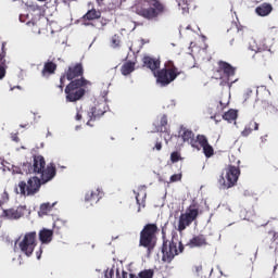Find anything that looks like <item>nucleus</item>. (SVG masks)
Masks as SVG:
<instances>
[{
	"instance_id": "1",
	"label": "nucleus",
	"mask_w": 278,
	"mask_h": 278,
	"mask_svg": "<svg viewBox=\"0 0 278 278\" xmlns=\"http://www.w3.org/2000/svg\"><path fill=\"white\" fill-rule=\"evenodd\" d=\"M142 62L143 66L153 73L156 84H160L162 88L169 86V84H173L181 75V71L175 66V62L173 61L165 62L164 68L162 70H160L162 61L157 58L143 56Z\"/></svg>"
},
{
	"instance_id": "2",
	"label": "nucleus",
	"mask_w": 278,
	"mask_h": 278,
	"mask_svg": "<svg viewBox=\"0 0 278 278\" xmlns=\"http://www.w3.org/2000/svg\"><path fill=\"white\" fill-rule=\"evenodd\" d=\"M132 10L146 21H160L161 16L168 14V7L160 0H139Z\"/></svg>"
},
{
	"instance_id": "3",
	"label": "nucleus",
	"mask_w": 278,
	"mask_h": 278,
	"mask_svg": "<svg viewBox=\"0 0 278 278\" xmlns=\"http://www.w3.org/2000/svg\"><path fill=\"white\" fill-rule=\"evenodd\" d=\"M22 170L28 173L29 175H40L42 184H48L51 181L55 175H58V169L54 163H49L45 161L42 155H34L33 164L27 162L22 165Z\"/></svg>"
},
{
	"instance_id": "4",
	"label": "nucleus",
	"mask_w": 278,
	"mask_h": 278,
	"mask_svg": "<svg viewBox=\"0 0 278 278\" xmlns=\"http://www.w3.org/2000/svg\"><path fill=\"white\" fill-rule=\"evenodd\" d=\"M157 233H160L157 224H146L140 231L139 247L146 249L148 255H151L157 247Z\"/></svg>"
},
{
	"instance_id": "5",
	"label": "nucleus",
	"mask_w": 278,
	"mask_h": 278,
	"mask_svg": "<svg viewBox=\"0 0 278 278\" xmlns=\"http://www.w3.org/2000/svg\"><path fill=\"white\" fill-rule=\"evenodd\" d=\"M88 80L84 77L70 81L65 87V101L67 103H77L81 101L86 94Z\"/></svg>"
},
{
	"instance_id": "6",
	"label": "nucleus",
	"mask_w": 278,
	"mask_h": 278,
	"mask_svg": "<svg viewBox=\"0 0 278 278\" xmlns=\"http://www.w3.org/2000/svg\"><path fill=\"white\" fill-rule=\"evenodd\" d=\"M238 179H240V167L228 165L218 179L219 188L222 190H229V188H233L238 184Z\"/></svg>"
},
{
	"instance_id": "7",
	"label": "nucleus",
	"mask_w": 278,
	"mask_h": 278,
	"mask_svg": "<svg viewBox=\"0 0 278 278\" xmlns=\"http://www.w3.org/2000/svg\"><path fill=\"white\" fill-rule=\"evenodd\" d=\"M42 184H45L42 182V177L33 176L27 181L21 180L17 188H15V192L22 197H34V194L40 191Z\"/></svg>"
},
{
	"instance_id": "8",
	"label": "nucleus",
	"mask_w": 278,
	"mask_h": 278,
	"mask_svg": "<svg viewBox=\"0 0 278 278\" xmlns=\"http://www.w3.org/2000/svg\"><path fill=\"white\" fill-rule=\"evenodd\" d=\"M179 253H184V244L181 242L177 243L173 239L168 240L163 236L162 260L167 264H170Z\"/></svg>"
},
{
	"instance_id": "9",
	"label": "nucleus",
	"mask_w": 278,
	"mask_h": 278,
	"mask_svg": "<svg viewBox=\"0 0 278 278\" xmlns=\"http://www.w3.org/2000/svg\"><path fill=\"white\" fill-rule=\"evenodd\" d=\"M195 218H199V205L193 203L186 210L185 213L180 214L177 231H179V233L186 231V229H188V227L194 223Z\"/></svg>"
},
{
	"instance_id": "10",
	"label": "nucleus",
	"mask_w": 278,
	"mask_h": 278,
	"mask_svg": "<svg viewBox=\"0 0 278 278\" xmlns=\"http://www.w3.org/2000/svg\"><path fill=\"white\" fill-rule=\"evenodd\" d=\"M84 77V65L81 63L72 64L65 70V72L60 77V85L58 88L60 92H64V86L67 81H75V79Z\"/></svg>"
},
{
	"instance_id": "11",
	"label": "nucleus",
	"mask_w": 278,
	"mask_h": 278,
	"mask_svg": "<svg viewBox=\"0 0 278 278\" xmlns=\"http://www.w3.org/2000/svg\"><path fill=\"white\" fill-rule=\"evenodd\" d=\"M38 235L36 231L26 232L22 240L18 241L17 245L24 255L26 257H31L34 255V250L36 249L38 242H37Z\"/></svg>"
},
{
	"instance_id": "12",
	"label": "nucleus",
	"mask_w": 278,
	"mask_h": 278,
	"mask_svg": "<svg viewBox=\"0 0 278 278\" xmlns=\"http://www.w3.org/2000/svg\"><path fill=\"white\" fill-rule=\"evenodd\" d=\"M178 137L181 138L182 142H187L192 147V149H197V151H201V147L199 146V135L194 138V132L192 129L180 125L178 130Z\"/></svg>"
},
{
	"instance_id": "13",
	"label": "nucleus",
	"mask_w": 278,
	"mask_h": 278,
	"mask_svg": "<svg viewBox=\"0 0 278 278\" xmlns=\"http://www.w3.org/2000/svg\"><path fill=\"white\" fill-rule=\"evenodd\" d=\"M215 75L218 79H227L229 81V78L236 75V67L228 62L218 61Z\"/></svg>"
},
{
	"instance_id": "14",
	"label": "nucleus",
	"mask_w": 278,
	"mask_h": 278,
	"mask_svg": "<svg viewBox=\"0 0 278 278\" xmlns=\"http://www.w3.org/2000/svg\"><path fill=\"white\" fill-rule=\"evenodd\" d=\"M105 112H108V104L105 102H99L98 104H96L93 108L90 109L89 118L90 121H97V118H101V116H103ZM90 121L87 122V125L89 127H92V125L90 124Z\"/></svg>"
},
{
	"instance_id": "15",
	"label": "nucleus",
	"mask_w": 278,
	"mask_h": 278,
	"mask_svg": "<svg viewBox=\"0 0 278 278\" xmlns=\"http://www.w3.org/2000/svg\"><path fill=\"white\" fill-rule=\"evenodd\" d=\"M25 216V207L18 206L16 208H7L2 211V218L8 220H18Z\"/></svg>"
},
{
	"instance_id": "16",
	"label": "nucleus",
	"mask_w": 278,
	"mask_h": 278,
	"mask_svg": "<svg viewBox=\"0 0 278 278\" xmlns=\"http://www.w3.org/2000/svg\"><path fill=\"white\" fill-rule=\"evenodd\" d=\"M28 12L30 13L31 21L28 22L27 24L30 25H38V21H40L42 16V7L38 5L37 3H30L27 4Z\"/></svg>"
},
{
	"instance_id": "17",
	"label": "nucleus",
	"mask_w": 278,
	"mask_h": 278,
	"mask_svg": "<svg viewBox=\"0 0 278 278\" xmlns=\"http://www.w3.org/2000/svg\"><path fill=\"white\" fill-rule=\"evenodd\" d=\"M198 144L203 149L205 157H212L214 155V148L210 144L205 135H198Z\"/></svg>"
},
{
	"instance_id": "18",
	"label": "nucleus",
	"mask_w": 278,
	"mask_h": 278,
	"mask_svg": "<svg viewBox=\"0 0 278 278\" xmlns=\"http://www.w3.org/2000/svg\"><path fill=\"white\" fill-rule=\"evenodd\" d=\"M207 237L205 235H195L187 243L190 249H200L201 247H207Z\"/></svg>"
},
{
	"instance_id": "19",
	"label": "nucleus",
	"mask_w": 278,
	"mask_h": 278,
	"mask_svg": "<svg viewBox=\"0 0 278 278\" xmlns=\"http://www.w3.org/2000/svg\"><path fill=\"white\" fill-rule=\"evenodd\" d=\"M55 71H58V63L48 60L43 63V68L41 70V77H43V79H49L51 75H55Z\"/></svg>"
},
{
	"instance_id": "20",
	"label": "nucleus",
	"mask_w": 278,
	"mask_h": 278,
	"mask_svg": "<svg viewBox=\"0 0 278 278\" xmlns=\"http://www.w3.org/2000/svg\"><path fill=\"white\" fill-rule=\"evenodd\" d=\"M103 198V192L100 189L88 191L85 195V203H89L90 205H97L98 201H101Z\"/></svg>"
},
{
	"instance_id": "21",
	"label": "nucleus",
	"mask_w": 278,
	"mask_h": 278,
	"mask_svg": "<svg viewBox=\"0 0 278 278\" xmlns=\"http://www.w3.org/2000/svg\"><path fill=\"white\" fill-rule=\"evenodd\" d=\"M39 240H40L41 244H50V242H52V240H53V230L42 228L39 231Z\"/></svg>"
},
{
	"instance_id": "22",
	"label": "nucleus",
	"mask_w": 278,
	"mask_h": 278,
	"mask_svg": "<svg viewBox=\"0 0 278 278\" xmlns=\"http://www.w3.org/2000/svg\"><path fill=\"white\" fill-rule=\"evenodd\" d=\"M255 12L257 16H268L273 12V4L268 2H263L256 7Z\"/></svg>"
},
{
	"instance_id": "23",
	"label": "nucleus",
	"mask_w": 278,
	"mask_h": 278,
	"mask_svg": "<svg viewBox=\"0 0 278 278\" xmlns=\"http://www.w3.org/2000/svg\"><path fill=\"white\" fill-rule=\"evenodd\" d=\"M134 71H136V63H134L131 61H127L121 67V73L125 77H127V75H131V73H134Z\"/></svg>"
},
{
	"instance_id": "24",
	"label": "nucleus",
	"mask_w": 278,
	"mask_h": 278,
	"mask_svg": "<svg viewBox=\"0 0 278 278\" xmlns=\"http://www.w3.org/2000/svg\"><path fill=\"white\" fill-rule=\"evenodd\" d=\"M257 129H260V124H257V122L255 121H251L245 128L243 129V131L241 132L242 136H244L247 138V136H251V134L253 131H257Z\"/></svg>"
},
{
	"instance_id": "25",
	"label": "nucleus",
	"mask_w": 278,
	"mask_h": 278,
	"mask_svg": "<svg viewBox=\"0 0 278 278\" xmlns=\"http://www.w3.org/2000/svg\"><path fill=\"white\" fill-rule=\"evenodd\" d=\"M101 18V11H97V9L89 10L84 16L83 21H97Z\"/></svg>"
},
{
	"instance_id": "26",
	"label": "nucleus",
	"mask_w": 278,
	"mask_h": 278,
	"mask_svg": "<svg viewBox=\"0 0 278 278\" xmlns=\"http://www.w3.org/2000/svg\"><path fill=\"white\" fill-rule=\"evenodd\" d=\"M155 271L153 269H144L138 274V276L130 274L129 278H153Z\"/></svg>"
},
{
	"instance_id": "27",
	"label": "nucleus",
	"mask_w": 278,
	"mask_h": 278,
	"mask_svg": "<svg viewBox=\"0 0 278 278\" xmlns=\"http://www.w3.org/2000/svg\"><path fill=\"white\" fill-rule=\"evenodd\" d=\"M224 121H227L228 123H233V121H236V118H238V111L230 109L228 112H226L223 115Z\"/></svg>"
},
{
	"instance_id": "28",
	"label": "nucleus",
	"mask_w": 278,
	"mask_h": 278,
	"mask_svg": "<svg viewBox=\"0 0 278 278\" xmlns=\"http://www.w3.org/2000/svg\"><path fill=\"white\" fill-rule=\"evenodd\" d=\"M159 131L161 132L168 131V116L162 115L160 125H159Z\"/></svg>"
},
{
	"instance_id": "29",
	"label": "nucleus",
	"mask_w": 278,
	"mask_h": 278,
	"mask_svg": "<svg viewBox=\"0 0 278 278\" xmlns=\"http://www.w3.org/2000/svg\"><path fill=\"white\" fill-rule=\"evenodd\" d=\"M51 210H53V205H51V203H43L40 205L38 214L39 216H47Z\"/></svg>"
},
{
	"instance_id": "30",
	"label": "nucleus",
	"mask_w": 278,
	"mask_h": 278,
	"mask_svg": "<svg viewBox=\"0 0 278 278\" xmlns=\"http://www.w3.org/2000/svg\"><path fill=\"white\" fill-rule=\"evenodd\" d=\"M253 51H255V58H263L264 60H266V58L268 55H270V52L266 51V50H262V48H257L256 50L253 49Z\"/></svg>"
},
{
	"instance_id": "31",
	"label": "nucleus",
	"mask_w": 278,
	"mask_h": 278,
	"mask_svg": "<svg viewBox=\"0 0 278 278\" xmlns=\"http://www.w3.org/2000/svg\"><path fill=\"white\" fill-rule=\"evenodd\" d=\"M184 160V157H181V153L178 151H174L170 153V162H173V164L179 162Z\"/></svg>"
},
{
	"instance_id": "32",
	"label": "nucleus",
	"mask_w": 278,
	"mask_h": 278,
	"mask_svg": "<svg viewBox=\"0 0 278 278\" xmlns=\"http://www.w3.org/2000/svg\"><path fill=\"white\" fill-rule=\"evenodd\" d=\"M111 45L113 49H116L117 47H121V37L118 35H114L111 38Z\"/></svg>"
},
{
	"instance_id": "33",
	"label": "nucleus",
	"mask_w": 278,
	"mask_h": 278,
	"mask_svg": "<svg viewBox=\"0 0 278 278\" xmlns=\"http://www.w3.org/2000/svg\"><path fill=\"white\" fill-rule=\"evenodd\" d=\"M178 5L182 10H190V0H178Z\"/></svg>"
},
{
	"instance_id": "34",
	"label": "nucleus",
	"mask_w": 278,
	"mask_h": 278,
	"mask_svg": "<svg viewBox=\"0 0 278 278\" xmlns=\"http://www.w3.org/2000/svg\"><path fill=\"white\" fill-rule=\"evenodd\" d=\"M181 177H184V175L181 173L172 175L169 178V184H175L177 181H181Z\"/></svg>"
},
{
	"instance_id": "35",
	"label": "nucleus",
	"mask_w": 278,
	"mask_h": 278,
	"mask_svg": "<svg viewBox=\"0 0 278 278\" xmlns=\"http://www.w3.org/2000/svg\"><path fill=\"white\" fill-rule=\"evenodd\" d=\"M2 51L0 53V65L5 66V45H2Z\"/></svg>"
},
{
	"instance_id": "36",
	"label": "nucleus",
	"mask_w": 278,
	"mask_h": 278,
	"mask_svg": "<svg viewBox=\"0 0 278 278\" xmlns=\"http://www.w3.org/2000/svg\"><path fill=\"white\" fill-rule=\"evenodd\" d=\"M10 201V194H8V191H4L2 193V200H0V205H3V203H8Z\"/></svg>"
},
{
	"instance_id": "37",
	"label": "nucleus",
	"mask_w": 278,
	"mask_h": 278,
	"mask_svg": "<svg viewBox=\"0 0 278 278\" xmlns=\"http://www.w3.org/2000/svg\"><path fill=\"white\" fill-rule=\"evenodd\" d=\"M193 271H194L197 275H201V273H203V265H201V264L194 265V266H193Z\"/></svg>"
},
{
	"instance_id": "38",
	"label": "nucleus",
	"mask_w": 278,
	"mask_h": 278,
	"mask_svg": "<svg viewBox=\"0 0 278 278\" xmlns=\"http://www.w3.org/2000/svg\"><path fill=\"white\" fill-rule=\"evenodd\" d=\"M5 77V65H0V79Z\"/></svg>"
},
{
	"instance_id": "39",
	"label": "nucleus",
	"mask_w": 278,
	"mask_h": 278,
	"mask_svg": "<svg viewBox=\"0 0 278 278\" xmlns=\"http://www.w3.org/2000/svg\"><path fill=\"white\" fill-rule=\"evenodd\" d=\"M104 277L114 278V269L106 270Z\"/></svg>"
},
{
	"instance_id": "40",
	"label": "nucleus",
	"mask_w": 278,
	"mask_h": 278,
	"mask_svg": "<svg viewBox=\"0 0 278 278\" xmlns=\"http://www.w3.org/2000/svg\"><path fill=\"white\" fill-rule=\"evenodd\" d=\"M129 274H127V271H123L122 273V278H127ZM116 278H121V273H118V270H116Z\"/></svg>"
},
{
	"instance_id": "41",
	"label": "nucleus",
	"mask_w": 278,
	"mask_h": 278,
	"mask_svg": "<svg viewBox=\"0 0 278 278\" xmlns=\"http://www.w3.org/2000/svg\"><path fill=\"white\" fill-rule=\"evenodd\" d=\"M11 140H13V142H20L21 139L18 138V134H12Z\"/></svg>"
},
{
	"instance_id": "42",
	"label": "nucleus",
	"mask_w": 278,
	"mask_h": 278,
	"mask_svg": "<svg viewBox=\"0 0 278 278\" xmlns=\"http://www.w3.org/2000/svg\"><path fill=\"white\" fill-rule=\"evenodd\" d=\"M153 150L162 151V142L157 141L153 148Z\"/></svg>"
},
{
	"instance_id": "43",
	"label": "nucleus",
	"mask_w": 278,
	"mask_h": 278,
	"mask_svg": "<svg viewBox=\"0 0 278 278\" xmlns=\"http://www.w3.org/2000/svg\"><path fill=\"white\" fill-rule=\"evenodd\" d=\"M139 197H140V194H137V195H136V201H137L138 205H141L142 207H144V206H146L144 200L140 202Z\"/></svg>"
},
{
	"instance_id": "44",
	"label": "nucleus",
	"mask_w": 278,
	"mask_h": 278,
	"mask_svg": "<svg viewBox=\"0 0 278 278\" xmlns=\"http://www.w3.org/2000/svg\"><path fill=\"white\" fill-rule=\"evenodd\" d=\"M75 118L76 121H81L83 118L81 113L77 112Z\"/></svg>"
},
{
	"instance_id": "45",
	"label": "nucleus",
	"mask_w": 278,
	"mask_h": 278,
	"mask_svg": "<svg viewBox=\"0 0 278 278\" xmlns=\"http://www.w3.org/2000/svg\"><path fill=\"white\" fill-rule=\"evenodd\" d=\"M100 23H101V27H105V25H108V23L105 22L104 18H102V20L100 21Z\"/></svg>"
},
{
	"instance_id": "46",
	"label": "nucleus",
	"mask_w": 278,
	"mask_h": 278,
	"mask_svg": "<svg viewBox=\"0 0 278 278\" xmlns=\"http://www.w3.org/2000/svg\"><path fill=\"white\" fill-rule=\"evenodd\" d=\"M40 255H42V249H40L39 252H37V260H40Z\"/></svg>"
},
{
	"instance_id": "47",
	"label": "nucleus",
	"mask_w": 278,
	"mask_h": 278,
	"mask_svg": "<svg viewBox=\"0 0 278 278\" xmlns=\"http://www.w3.org/2000/svg\"><path fill=\"white\" fill-rule=\"evenodd\" d=\"M219 103H220L222 110H225V105L223 104V102H219Z\"/></svg>"
},
{
	"instance_id": "48",
	"label": "nucleus",
	"mask_w": 278,
	"mask_h": 278,
	"mask_svg": "<svg viewBox=\"0 0 278 278\" xmlns=\"http://www.w3.org/2000/svg\"><path fill=\"white\" fill-rule=\"evenodd\" d=\"M68 1H71V0H63L64 3H68Z\"/></svg>"
},
{
	"instance_id": "49",
	"label": "nucleus",
	"mask_w": 278,
	"mask_h": 278,
	"mask_svg": "<svg viewBox=\"0 0 278 278\" xmlns=\"http://www.w3.org/2000/svg\"><path fill=\"white\" fill-rule=\"evenodd\" d=\"M213 118L216 121V123H218V119H216V115Z\"/></svg>"
},
{
	"instance_id": "50",
	"label": "nucleus",
	"mask_w": 278,
	"mask_h": 278,
	"mask_svg": "<svg viewBox=\"0 0 278 278\" xmlns=\"http://www.w3.org/2000/svg\"><path fill=\"white\" fill-rule=\"evenodd\" d=\"M98 1V3H101V2H103V0H97Z\"/></svg>"
},
{
	"instance_id": "51",
	"label": "nucleus",
	"mask_w": 278,
	"mask_h": 278,
	"mask_svg": "<svg viewBox=\"0 0 278 278\" xmlns=\"http://www.w3.org/2000/svg\"><path fill=\"white\" fill-rule=\"evenodd\" d=\"M20 21H23V15L20 16Z\"/></svg>"
},
{
	"instance_id": "52",
	"label": "nucleus",
	"mask_w": 278,
	"mask_h": 278,
	"mask_svg": "<svg viewBox=\"0 0 278 278\" xmlns=\"http://www.w3.org/2000/svg\"><path fill=\"white\" fill-rule=\"evenodd\" d=\"M38 1L45 2V1H47V0H38Z\"/></svg>"
},
{
	"instance_id": "53",
	"label": "nucleus",
	"mask_w": 278,
	"mask_h": 278,
	"mask_svg": "<svg viewBox=\"0 0 278 278\" xmlns=\"http://www.w3.org/2000/svg\"><path fill=\"white\" fill-rule=\"evenodd\" d=\"M85 25H90V23H85Z\"/></svg>"
},
{
	"instance_id": "54",
	"label": "nucleus",
	"mask_w": 278,
	"mask_h": 278,
	"mask_svg": "<svg viewBox=\"0 0 278 278\" xmlns=\"http://www.w3.org/2000/svg\"><path fill=\"white\" fill-rule=\"evenodd\" d=\"M237 164H240V161H238Z\"/></svg>"
},
{
	"instance_id": "55",
	"label": "nucleus",
	"mask_w": 278,
	"mask_h": 278,
	"mask_svg": "<svg viewBox=\"0 0 278 278\" xmlns=\"http://www.w3.org/2000/svg\"><path fill=\"white\" fill-rule=\"evenodd\" d=\"M138 212H140V207L138 208Z\"/></svg>"
}]
</instances>
